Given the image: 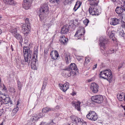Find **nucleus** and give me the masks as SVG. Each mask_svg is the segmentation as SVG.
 Segmentation results:
<instances>
[{
	"label": "nucleus",
	"instance_id": "nucleus-1",
	"mask_svg": "<svg viewBox=\"0 0 125 125\" xmlns=\"http://www.w3.org/2000/svg\"><path fill=\"white\" fill-rule=\"evenodd\" d=\"M99 76L100 78L107 80L109 83L112 81L113 75L110 70H106L101 72Z\"/></svg>",
	"mask_w": 125,
	"mask_h": 125
},
{
	"label": "nucleus",
	"instance_id": "nucleus-2",
	"mask_svg": "<svg viewBox=\"0 0 125 125\" xmlns=\"http://www.w3.org/2000/svg\"><path fill=\"white\" fill-rule=\"evenodd\" d=\"M78 70L76 65L74 63H71L68 66V68L65 70V74L68 76L73 75L75 74V71Z\"/></svg>",
	"mask_w": 125,
	"mask_h": 125
},
{
	"label": "nucleus",
	"instance_id": "nucleus-3",
	"mask_svg": "<svg viewBox=\"0 0 125 125\" xmlns=\"http://www.w3.org/2000/svg\"><path fill=\"white\" fill-rule=\"evenodd\" d=\"M23 52L25 62H28V63H30V61L28 60L29 57L30 58L31 57V51L30 50L29 47L24 46L23 47Z\"/></svg>",
	"mask_w": 125,
	"mask_h": 125
},
{
	"label": "nucleus",
	"instance_id": "nucleus-4",
	"mask_svg": "<svg viewBox=\"0 0 125 125\" xmlns=\"http://www.w3.org/2000/svg\"><path fill=\"white\" fill-rule=\"evenodd\" d=\"M38 50L37 49H36L33 52V57L31 59V61L30 60V59L29 57L28 60L29 61H30V62L29 63H28V62H25V63H23V64H27V63H28V65L31 64V66L32 65H36V62L37 60V56L38 54Z\"/></svg>",
	"mask_w": 125,
	"mask_h": 125
},
{
	"label": "nucleus",
	"instance_id": "nucleus-5",
	"mask_svg": "<svg viewBox=\"0 0 125 125\" xmlns=\"http://www.w3.org/2000/svg\"><path fill=\"white\" fill-rule=\"evenodd\" d=\"M87 118L93 121H95L97 119V115L94 111H91L86 115Z\"/></svg>",
	"mask_w": 125,
	"mask_h": 125
},
{
	"label": "nucleus",
	"instance_id": "nucleus-6",
	"mask_svg": "<svg viewBox=\"0 0 125 125\" xmlns=\"http://www.w3.org/2000/svg\"><path fill=\"white\" fill-rule=\"evenodd\" d=\"M91 99L93 102L98 104L103 102V96L100 95H97L92 96Z\"/></svg>",
	"mask_w": 125,
	"mask_h": 125
},
{
	"label": "nucleus",
	"instance_id": "nucleus-7",
	"mask_svg": "<svg viewBox=\"0 0 125 125\" xmlns=\"http://www.w3.org/2000/svg\"><path fill=\"white\" fill-rule=\"evenodd\" d=\"M85 33V31L84 28H82L76 32L74 36L75 37H78V39H82Z\"/></svg>",
	"mask_w": 125,
	"mask_h": 125
},
{
	"label": "nucleus",
	"instance_id": "nucleus-8",
	"mask_svg": "<svg viewBox=\"0 0 125 125\" xmlns=\"http://www.w3.org/2000/svg\"><path fill=\"white\" fill-rule=\"evenodd\" d=\"M2 100L3 103L4 104H7L10 103V104H12V101L10 100V98L8 95H4L0 97Z\"/></svg>",
	"mask_w": 125,
	"mask_h": 125
},
{
	"label": "nucleus",
	"instance_id": "nucleus-9",
	"mask_svg": "<svg viewBox=\"0 0 125 125\" xmlns=\"http://www.w3.org/2000/svg\"><path fill=\"white\" fill-rule=\"evenodd\" d=\"M99 41L100 42L99 44L100 48L103 50L105 49L106 47V44L108 42L107 40L104 37H101Z\"/></svg>",
	"mask_w": 125,
	"mask_h": 125
},
{
	"label": "nucleus",
	"instance_id": "nucleus-10",
	"mask_svg": "<svg viewBox=\"0 0 125 125\" xmlns=\"http://www.w3.org/2000/svg\"><path fill=\"white\" fill-rule=\"evenodd\" d=\"M49 8L48 4L47 3H44L42 4L39 10V13L44 14L49 10Z\"/></svg>",
	"mask_w": 125,
	"mask_h": 125
},
{
	"label": "nucleus",
	"instance_id": "nucleus-11",
	"mask_svg": "<svg viewBox=\"0 0 125 125\" xmlns=\"http://www.w3.org/2000/svg\"><path fill=\"white\" fill-rule=\"evenodd\" d=\"M89 12L92 15H98L99 14L96 6H91L89 9Z\"/></svg>",
	"mask_w": 125,
	"mask_h": 125
},
{
	"label": "nucleus",
	"instance_id": "nucleus-12",
	"mask_svg": "<svg viewBox=\"0 0 125 125\" xmlns=\"http://www.w3.org/2000/svg\"><path fill=\"white\" fill-rule=\"evenodd\" d=\"M70 118L73 123L77 124L80 122L86 124V122L83 121V119H81L75 116H71Z\"/></svg>",
	"mask_w": 125,
	"mask_h": 125
},
{
	"label": "nucleus",
	"instance_id": "nucleus-13",
	"mask_svg": "<svg viewBox=\"0 0 125 125\" xmlns=\"http://www.w3.org/2000/svg\"><path fill=\"white\" fill-rule=\"evenodd\" d=\"M58 85L60 89L64 92H65L69 88V86L68 83H66L63 84L59 83Z\"/></svg>",
	"mask_w": 125,
	"mask_h": 125
},
{
	"label": "nucleus",
	"instance_id": "nucleus-14",
	"mask_svg": "<svg viewBox=\"0 0 125 125\" xmlns=\"http://www.w3.org/2000/svg\"><path fill=\"white\" fill-rule=\"evenodd\" d=\"M115 11L118 14H121L124 11H125V6L124 5V4L123 3V5H121L120 6H117Z\"/></svg>",
	"mask_w": 125,
	"mask_h": 125
},
{
	"label": "nucleus",
	"instance_id": "nucleus-15",
	"mask_svg": "<svg viewBox=\"0 0 125 125\" xmlns=\"http://www.w3.org/2000/svg\"><path fill=\"white\" fill-rule=\"evenodd\" d=\"M107 34L110 38L112 39L113 41L114 40L115 38V32L114 31H111L110 28H108L107 30Z\"/></svg>",
	"mask_w": 125,
	"mask_h": 125
},
{
	"label": "nucleus",
	"instance_id": "nucleus-16",
	"mask_svg": "<svg viewBox=\"0 0 125 125\" xmlns=\"http://www.w3.org/2000/svg\"><path fill=\"white\" fill-rule=\"evenodd\" d=\"M21 27L22 28L21 30L23 32H25V34H28L30 30L31 26H27L26 25L21 24Z\"/></svg>",
	"mask_w": 125,
	"mask_h": 125
},
{
	"label": "nucleus",
	"instance_id": "nucleus-17",
	"mask_svg": "<svg viewBox=\"0 0 125 125\" xmlns=\"http://www.w3.org/2000/svg\"><path fill=\"white\" fill-rule=\"evenodd\" d=\"M91 89L93 93H96L98 92L99 86L97 84L93 83H91Z\"/></svg>",
	"mask_w": 125,
	"mask_h": 125
},
{
	"label": "nucleus",
	"instance_id": "nucleus-18",
	"mask_svg": "<svg viewBox=\"0 0 125 125\" xmlns=\"http://www.w3.org/2000/svg\"><path fill=\"white\" fill-rule=\"evenodd\" d=\"M81 103L79 101H73L72 102V105L74 106L76 109L79 111H80L81 110Z\"/></svg>",
	"mask_w": 125,
	"mask_h": 125
},
{
	"label": "nucleus",
	"instance_id": "nucleus-19",
	"mask_svg": "<svg viewBox=\"0 0 125 125\" xmlns=\"http://www.w3.org/2000/svg\"><path fill=\"white\" fill-rule=\"evenodd\" d=\"M59 41L62 44L66 45L68 42V39L65 38L64 36L63 35L60 36Z\"/></svg>",
	"mask_w": 125,
	"mask_h": 125
},
{
	"label": "nucleus",
	"instance_id": "nucleus-20",
	"mask_svg": "<svg viewBox=\"0 0 125 125\" xmlns=\"http://www.w3.org/2000/svg\"><path fill=\"white\" fill-rule=\"evenodd\" d=\"M69 27L68 25H66L62 27L61 32L62 34H67L69 32Z\"/></svg>",
	"mask_w": 125,
	"mask_h": 125
},
{
	"label": "nucleus",
	"instance_id": "nucleus-21",
	"mask_svg": "<svg viewBox=\"0 0 125 125\" xmlns=\"http://www.w3.org/2000/svg\"><path fill=\"white\" fill-rule=\"evenodd\" d=\"M51 56L52 59L56 60L59 57V55L58 52L56 50L53 53L51 52L50 54Z\"/></svg>",
	"mask_w": 125,
	"mask_h": 125
},
{
	"label": "nucleus",
	"instance_id": "nucleus-22",
	"mask_svg": "<svg viewBox=\"0 0 125 125\" xmlns=\"http://www.w3.org/2000/svg\"><path fill=\"white\" fill-rule=\"evenodd\" d=\"M119 22V19H118L116 18H114L111 19L110 24L111 25L114 26L118 24Z\"/></svg>",
	"mask_w": 125,
	"mask_h": 125
},
{
	"label": "nucleus",
	"instance_id": "nucleus-23",
	"mask_svg": "<svg viewBox=\"0 0 125 125\" xmlns=\"http://www.w3.org/2000/svg\"><path fill=\"white\" fill-rule=\"evenodd\" d=\"M91 6H96L99 2V0H88Z\"/></svg>",
	"mask_w": 125,
	"mask_h": 125
},
{
	"label": "nucleus",
	"instance_id": "nucleus-24",
	"mask_svg": "<svg viewBox=\"0 0 125 125\" xmlns=\"http://www.w3.org/2000/svg\"><path fill=\"white\" fill-rule=\"evenodd\" d=\"M55 109L53 108H50L48 107H47L43 108L42 110V112L43 113H46L50 111H54Z\"/></svg>",
	"mask_w": 125,
	"mask_h": 125
},
{
	"label": "nucleus",
	"instance_id": "nucleus-25",
	"mask_svg": "<svg viewBox=\"0 0 125 125\" xmlns=\"http://www.w3.org/2000/svg\"><path fill=\"white\" fill-rule=\"evenodd\" d=\"M6 4L10 5H15V2L14 0H3Z\"/></svg>",
	"mask_w": 125,
	"mask_h": 125
},
{
	"label": "nucleus",
	"instance_id": "nucleus-26",
	"mask_svg": "<svg viewBox=\"0 0 125 125\" xmlns=\"http://www.w3.org/2000/svg\"><path fill=\"white\" fill-rule=\"evenodd\" d=\"M3 85V88H1L0 90V94L2 95V96L3 95H5V93H6L7 91L6 88L4 85Z\"/></svg>",
	"mask_w": 125,
	"mask_h": 125
},
{
	"label": "nucleus",
	"instance_id": "nucleus-27",
	"mask_svg": "<svg viewBox=\"0 0 125 125\" xmlns=\"http://www.w3.org/2000/svg\"><path fill=\"white\" fill-rule=\"evenodd\" d=\"M40 118L38 114H35L31 118L30 121L34 123V122Z\"/></svg>",
	"mask_w": 125,
	"mask_h": 125
},
{
	"label": "nucleus",
	"instance_id": "nucleus-28",
	"mask_svg": "<svg viewBox=\"0 0 125 125\" xmlns=\"http://www.w3.org/2000/svg\"><path fill=\"white\" fill-rule=\"evenodd\" d=\"M82 4L81 2L80 1H77L73 9V10L76 11L80 7Z\"/></svg>",
	"mask_w": 125,
	"mask_h": 125
},
{
	"label": "nucleus",
	"instance_id": "nucleus-29",
	"mask_svg": "<svg viewBox=\"0 0 125 125\" xmlns=\"http://www.w3.org/2000/svg\"><path fill=\"white\" fill-rule=\"evenodd\" d=\"M23 8L26 10H28L30 8V4L28 2H23Z\"/></svg>",
	"mask_w": 125,
	"mask_h": 125
},
{
	"label": "nucleus",
	"instance_id": "nucleus-30",
	"mask_svg": "<svg viewBox=\"0 0 125 125\" xmlns=\"http://www.w3.org/2000/svg\"><path fill=\"white\" fill-rule=\"evenodd\" d=\"M14 36L20 42H22V38L20 34L18 33H17L14 35Z\"/></svg>",
	"mask_w": 125,
	"mask_h": 125
},
{
	"label": "nucleus",
	"instance_id": "nucleus-31",
	"mask_svg": "<svg viewBox=\"0 0 125 125\" xmlns=\"http://www.w3.org/2000/svg\"><path fill=\"white\" fill-rule=\"evenodd\" d=\"M65 60L67 64H68L70 62V55L68 54H65Z\"/></svg>",
	"mask_w": 125,
	"mask_h": 125
},
{
	"label": "nucleus",
	"instance_id": "nucleus-32",
	"mask_svg": "<svg viewBox=\"0 0 125 125\" xmlns=\"http://www.w3.org/2000/svg\"><path fill=\"white\" fill-rule=\"evenodd\" d=\"M61 0H50L49 2L53 4H56L57 5L60 4Z\"/></svg>",
	"mask_w": 125,
	"mask_h": 125
},
{
	"label": "nucleus",
	"instance_id": "nucleus-33",
	"mask_svg": "<svg viewBox=\"0 0 125 125\" xmlns=\"http://www.w3.org/2000/svg\"><path fill=\"white\" fill-rule=\"evenodd\" d=\"M19 108L17 107L14 108L12 112L11 113V115L12 116H13L17 112Z\"/></svg>",
	"mask_w": 125,
	"mask_h": 125
},
{
	"label": "nucleus",
	"instance_id": "nucleus-34",
	"mask_svg": "<svg viewBox=\"0 0 125 125\" xmlns=\"http://www.w3.org/2000/svg\"><path fill=\"white\" fill-rule=\"evenodd\" d=\"M10 31L13 34H15L17 32V30L15 28L12 27L10 29Z\"/></svg>",
	"mask_w": 125,
	"mask_h": 125
},
{
	"label": "nucleus",
	"instance_id": "nucleus-35",
	"mask_svg": "<svg viewBox=\"0 0 125 125\" xmlns=\"http://www.w3.org/2000/svg\"><path fill=\"white\" fill-rule=\"evenodd\" d=\"M90 58L89 57H85V61L84 64V66L86 67H87V64L90 62Z\"/></svg>",
	"mask_w": 125,
	"mask_h": 125
},
{
	"label": "nucleus",
	"instance_id": "nucleus-36",
	"mask_svg": "<svg viewBox=\"0 0 125 125\" xmlns=\"http://www.w3.org/2000/svg\"><path fill=\"white\" fill-rule=\"evenodd\" d=\"M47 84V83L46 82L44 81L43 82L41 90V91H43V90L45 88Z\"/></svg>",
	"mask_w": 125,
	"mask_h": 125
},
{
	"label": "nucleus",
	"instance_id": "nucleus-37",
	"mask_svg": "<svg viewBox=\"0 0 125 125\" xmlns=\"http://www.w3.org/2000/svg\"><path fill=\"white\" fill-rule=\"evenodd\" d=\"M25 24L27 26H31L30 24L29 21V19L28 18L26 19L25 20Z\"/></svg>",
	"mask_w": 125,
	"mask_h": 125
},
{
	"label": "nucleus",
	"instance_id": "nucleus-38",
	"mask_svg": "<svg viewBox=\"0 0 125 125\" xmlns=\"http://www.w3.org/2000/svg\"><path fill=\"white\" fill-rule=\"evenodd\" d=\"M115 50L113 49H111L106 52V53L107 54H112L114 53Z\"/></svg>",
	"mask_w": 125,
	"mask_h": 125
},
{
	"label": "nucleus",
	"instance_id": "nucleus-39",
	"mask_svg": "<svg viewBox=\"0 0 125 125\" xmlns=\"http://www.w3.org/2000/svg\"><path fill=\"white\" fill-rule=\"evenodd\" d=\"M3 108H4V109L3 110H5V112H4V113H5L6 114L8 112H9V111H10V110L9 107H3Z\"/></svg>",
	"mask_w": 125,
	"mask_h": 125
},
{
	"label": "nucleus",
	"instance_id": "nucleus-40",
	"mask_svg": "<svg viewBox=\"0 0 125 125\" xmlns=\"http://www.w3.org/2000/svg\"><path fill=\"white\" fill-rule=\"evenodd\" d=\"M40 14L39 15V17L40 18V20L41 21H42L44 19V16L43 14H44L41 13H40Z\"/></svg>",
	"mask_w": 125,
	"mask_h": 125
},
{
	"label": "nucleus",
	"instance_id": "nucleus-41",
	"mask_svg": "<svg viewBox=\"0 0 125 125\" xmlns=\"http://www.w3.org/2000/svg\"><path fill=\"white\" fill-rule=\"evenodd\" d=\"M117 98L120 101H122L123 99L121 94H119V95H117Z\"/></svg>",
	"mask_w": 125,
	"mask_h": 125
},
{
	"label": "nucleus",
	"instance_id": "nucleus-42",
	"mask_svg": "<svg viewBox=\"0 0 125 125\" xmlns=\"http://www.w3.org/2000/svg\"><path fill=\"white\" fill-rule=\"evenodd\" d=\"M124 34L125 33L123 30H121V31L120 32L119 35L120 36L123 37L124 36Z\"/></svg>",
	"mask_w": 125,
	"mask_h": 125
},
{
	"label": "nucleus",
	"instance_id": "nucleus-43",
	"mask_svg": "<svg viewBox=\"0 0 125 125\" xmlns=\"http://www.w3.org/2000/svg\"><path fill=\"white\" fill-rule=\"evenodd\" d=\"M89 22V21L87 19L83 21L84 24L86 26L87 25L88 23Z\"/></svg>",
	"mask_w": 125,
	"mask_h": 125
},
{
	"label": "nucleus",
	"instance_id": "nucleus-44",
	"mask_svg": "<svg viewBox=\"0 0 125 125\" xmlns=\"http://www.w3.org/2000/svg\"><path fill=\"white\" fill-rule=\"evenodd\" d=\"M73 0H65V1L68 4H70L73 1Z\"/></svg>",
	"mask_w": 125,
	"mask_h": 125
},
{
	"label": "nucleus",
	"instance_id": "nucleus-45",
	"mask_svg": "<svg viewBox=\"0 0 125 125\" xmlns=\"http://www.w3.org/2000/svg\"><path fill=\"white\" fill-rule=\"evenodd\" d=\"M18 85L19 89L20 90L22 85L21 84L20 81H18Z\"/></svg>",
	"mask_w": 125,
	"mask_h": 125
},
{
	"label": "nucleus",
	"instance_id": "nucleus-46",
	"mask_svg": "<svg viewBox=\"0 0 125 125\" xmlns=\"http://www.w3.org/2000/svg\"><path fill=\"white\" fill-rule=\"evenodd\" d=\"M43 113L42 112V113H39V114H38V116H39L40 118L44 116L45 114L43 115Z\"/></svg>",
	"mask_w": 125,
	"mask_h": 125
},
{
	"label": "nucleus",
	"instance_id": "nucleus-47",
	"mask_svg": "<svg viewBox=\"0 0 125 125\" xmlns=\"http://www.w3.org/2000/svg\"><path fill=\"white\" fill-rule=\"evenodd\" d=\"M4 109V108H3L2 109L0 110V116H1L4 114L3 110Z\"/></svg>",
	"mask_w": 125,
	"mask_h": 125
},
{
	"label": "nucleus",
	"instance_id": "nucleus-48",
	"mask_svg": "<svg viewBox=\"0 0 125 125\" xmlns=\"http://www.w3.org/2000/svg\"><path fill=\"white\" fill-rule=\"evenodd\" d=\"M10 91L12 93H14L15 92V90L14 88H11L10 89Z\"/></svg>",
	"mask_w": 125,
	"mask_h": 125
},
{
	"label": "nucleus",
	"instance_id": "nucleus-49",
	"mask_svg": "<svg viewBox=\"0 0 125 125\" xmlns=\"http://www.w3.org/2000/svg\"><path fill=\"white\" fill-rule=\"evenodd\" d=\"M35 123L34 122L32 123L31 121H30V122L28 123L26 125H34Z\"/></svg>",
	"mask_w": 125,
	"mask_h": 125
},
{
	"label": "nucleus",
	"instance_id": "nucleus-50",
	"mask_svg": "<svg viewBox=\"0 0 125 125\" xmlns=\"http://www.w3.org/2000/svg\"><path fill=\"white\" fill-rule=\"evenodd\" d=\"M48 50L47 48H45L44 50V53L45 54H47L48 53Z\"/></svg>",
	"mask_w": 125,
	"mask_h": 125
},
{
	"label": "nucleus",
	"instance_id": "nucleus-51",
	"mask_svg": "<svg viewBox=\"0 0 125 125\" xmlns=\"http://www.w3.org/2000/svg\"><path fill=\"white\" fill-rule=\"evenodd\" d=\"M54 124L53 122V121H52L48 123H47V125H52Z\"/></svg>",
	"mask_w": 125,
	"mask_h": 125
},
{
	"label": "nucleus",
	"instance_id": "nucleus-52",
	"mask_svg": "<svg viewBox=\"0 0 125 125\" xmlns=\"http://www.w3.org/2000/svg\"><path fill=\"white\" fill-rule=\"evenodd\" d=\"M39 125H47V123L42 122Z\"/></svg>",
	"mask_w": 125,
	"mask_h": 125
},
{
	"label": "nucleus",
	"instance_id": "nucleus-53",
	"mask_svg": "<svg viewBox=\"0 0 125 125\" xmlns=\"http://www.w3.org/2000/svg\"><path fill=\"white\" fill-rule=\"evenodd\" d=\"M97 66V64H95V65H94L93 66V70H94L96 68Z\"/></svg>",
	"mask_w": 125,
	"mask_h": 125
},
{
	"label": "nucleus",
	"instance_id": "nucleus-54",
	"mask_svg": "<svg viewBox=\"0 0 125 125\" xmlns=\"http://www.w3.org/2000/svg\"><path fill=\"white\" fill-rule=\"evenodd\" d=\"M122 26L123 28H125V22H124L122 25Z\"/></svg>",
	"mask_w": 125,
	"mask_h": 125
},
{
	"label": "nucleus",
	"instance_id": "nucleus-55",
	"mask_svg": "<svg viewBox=\"0 0 125 125\" xmlns=\"http://www.w3.org/2000/svg\"><path fill=\"white\" fill-rule=\"evenodd\" d=\"M1 99L0 98V107L3 103L2 102V100H1Z\"/></svg>",
	"mask_w": 125,
	"mask_h": 125
},
{
	"label": "nucleus",
	"instance_id": "nucleus-56",
	"mask_svg": "<svg viewBox=\"0 0 125 125\" xmlns=\"http://www.w3.org/2000/svg\"><path fill=\"white\" fill-rule=\"evenodd\" d=\"M114 3L115 5H116V0H111Z\"/></svg>",
	"mask_w": 125,
	"mask_h": 125
},
{
	"label": "nucleus",
	"instance_id": "nucleus-57",
	"mask_svg": "<svg viewBox=\"0 0 125 125\" xmlns=\"http://www.w3.org/2000/svg\"><path fill=\"white\" fill-rule=\"evenodd\" d=\"M121 14V15H120L119 16V21H120V19H123V17L122 16V14Z\"/></svg>",
	"mask_w": 125,
	"mask_h": 125
},
{
	"label": "nucleus",
	"instance_id": "nucleus-58",
	"mask_svg": "<svg viewBox=\"0 0 125 125\" xmlns=\"http://www.w3.org/2000/svg\"><path fill=\"white\" fill-rule=\"evenodd\" d=\"M122 0L123 2L124 5L125 6V0Z\"/></svg>",
	"mask_w": 125,
	"mask_h": 125
},
{
	"label": "nucleus",
	"instance_id": "nucleus-59",
	"mask_svg": "<svg viewBox=\"0 0 125 125\" xmlns=\"http://www.w3.org/2000/svg\"><path fill=\"white\" fill-rule=\"evenodd\" d=\"M28 42V41L27 40H25L24 41V43H27Z\"/></svg>",
	"mask_w": 125,
	"mask_h": 125
},
{
	"label": "nucleus",
	"instance_id": "nucleus-60",
	"mask_svg": "<svg viewBox=\"0 0 125 125\" xmlns=\"http://www.w3.org/2000/svg\"><path fill=\"white\" fill-rule=\"evenodd\" d=\"M29 0H23V2H28V1Z\"/></svg>",
	"mask_w": 125,
	"mask_h": 125
},
{
	"label": "nucleus",
	"instance_id": "nucleus-61",
	"mask_svg": "<svg viewBox=\"0 0 125 125\" xmlns=\"http://www.w3.org/2000/svg\"><path fill=\"white\" fill-rule=\"evenodd\" d=\"M11 49L12 51H13V48L12 46V45L11 46Z\"/></svg>",
	"mask_w": 125,
	"mask_h": 125
},
{
	"label": "nucleus",
	"instance_id": "nucleus-62",
	"mask_svg": "<svg viewBox=\"0 0 125 125\" xmlns=\"http://www.w3.org/2000/svg\"><path fill=\"white\" fill-rule=\"evenodd\" d=\"M122 67L121 66H119L118 67V69H120L121 68H122Z\"/></svg>",
	"mask_w": 125,
	"mask_h": 125
},
{
	"label": "nucleus",
	"instance_id": "nucleus-63",
	"mask_svg": "<svg viewBox=\"0 0 125 125\" xmlns=\"http://www.w3.org/2000/svg\"><path fill=\"white\" fill-rule=\"evenodd\" d=\"M2 18V16L0 15V20Z\"/></svg>",
	"mask_w": 125,
	"mask_h": 125
},
{
	"label": "nucleus",
	"instance_id": "nucleus-64",
	"mask_svg": "<svg viewBox=\"0 0 125 125\" xmlns=\"http://www.w3.org/2000/svg\"><path fill=\"white\" fill-rule=\"evenodd\" d=\"M124 100L125 101V95H124Z\"/></svg>",
	"mask_w": 125,
	"mask_h": 125
}]
</instances>
